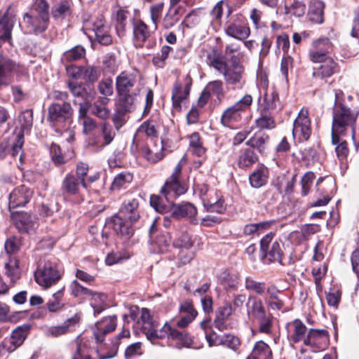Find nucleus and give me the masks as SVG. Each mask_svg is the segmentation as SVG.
<instances>
[{
    "mask_svg": "<svg viewBox=\"0 0 359 359\" xmlns=\"http://www.w3.org/2000/svg\"><path fill=\"white\" fill-rule=\"evenodd\" d=\"M210 65L222 74L226 85L233 90H241L245 85V68L243 65L232 57L229 62L215 57L210 61Z\"/></svg>",
    "mask_w": 359,
    "mask_h": 359,
    "instance_id": "1",
    "label": "nucleus"
},
{
    "mask_svg": "<svg viewBox=\"0 0 359 359\" xmlns=\"http://www.w3.org/2000/svg\"><path fill=\"white\" fill-rule=\"evenodd\" d=\"M144 333L147 339L153 344H156L158 339H162L165 337L168 339L177 341L179 348L190 347L193 343L192 338L188 332L177 330L168 322L159 328L158 323L156 321L146 330Z\"/></svg>",
    "mask_w": 359,
    "mask_h": 359,
    "instance_id": "2",
    "label": "nucleus"
},
{
    "mask_svg": "<svg viewBox=\"0 0 359 359\" xmlns=\"http://www.w3.org/2000/svg\"><path fill=\"white\" fill-rule=\"evenodd\" d=\"M338 94H335L336 100L333 108L332 134L333 142L339 141L338 134H344L349 126H353L357 118V114L342 103L337 102Z\"/></svg>",
    "mask_w": 359,
    "mask_h": 359,
    "instance_id": "3",
    "label": "nucleus"
},
{
    "mask_svg": "<svg viewBox=\"0 0 359 359\" xmlns=\"http://www.w3.org/2000/svg\"><path fill=\"white\" fill-rule=\"evenodd\" d=\"M252 100V97L246 94L233 105L226 108L223 111L220 118L222 126L231 128L241 122L243 114L250 109Z\"/></svg>",
    "mask_w": 359,
    "mask_h": 359,
    "instance_id": "4",
    "label": "nucleus"
},
{
    "mask_svg": "<svg viewBox=\"0 0 359 359\" xmlns=\"http://www.w3.org/2000/svg\"><path fill=\"white\" fill-rule=\"evenodd\" d=\"M196 190L207 211L219 214L224 212V201L218 190L209 187L206 184H198Z\"/></svg>",
    "mask_w": 359,
    "mask_h": 359,
    "instance_id": "5",
    "label": "nucleus"
},
{
    "mask_svg": "<svg viewBox=\"0 0 359 359\" xmlns=\"http://www.w3.org/2000/svg\"><path fill=\"white\" fill-rule=\"evenodd\" d=\"M73 114V109L69 102L53 103L48 107V119L53 123L57 132H60L57 126L60 123H64V128L69 126L70 118Z\"/></svg>",
    "mask_w": 359,
    "mask_h": 359,
    "instance_id": "6",
    "label": "nucleus"
},
{
    "mask_svg": "<svg viewBox=\"0 0 359 359\" xmlns=\"http://www.w3.org/2000/svg\"><path fill=\"white\" fill-rule=\"evenodd\" d=\"M225 33L233 38L244 41L250 35V29L245 22L244 17L237 13L229 18L224 27Z\"/></svg>",
    "mask_w": 359,
    "mask_h": 359,
    "instance_id": "7",
    "label": "nucleus"
},
{
    "mask_svg": "<svg viewBox=\"0 0 359 359\" xmlns=\"http://www.w3.org/2000/svg\"><path fill=\"white\" fill-rule=\"evenodd\" d=\"M311 134V126L309 111L303 108L294 121L292 136L295 142H303L309 139Z\"/></svg>",
    "mask_w": 359,
    "mask_h": 359,
    "instance_id": "8",
    "label": "nucleus"
},
{
    "mask_svg": "<svg viewBox=\"0 0 359 359\" xmlns=\"http://www.w3.org/2000/svg\"><path fill=\"white\" fill-rule=\"evenodd\" d=\"M34 278L40 286L48 288L56 284L61 275L55 263L47 262L36 271Z\"/></svg>",
    "mask_w": 359,
    "mask_h": 359,
    "instance_id": "9",
    "label": "nucleus"
},
{
    "mask_svg": "<svg viewBox=\"0 0 359 359\" xmlns=\"http://www.w3.org/2000/svg\"><path fill=\"white\" fill-rule=\"evenodd\" d=\"M275 233L270 232L260 241V249L271 262H282L283 250L278 241H273Z\"/></svg>",
    "mask_w": 359,
    "mask_h": 359,
    "instance_id": "10",
    "label": "nucleus"
},
{
    "mask_svg": "<svg viewBox=\"0 0 359 359\" xmlns=\"http://www.w3.org/2000/svg\"><path fill=\"white\" fill-rule=\"evenodd\" d=\"M330 334L325 329L309 330L306 338L304 340V345L310 346L313 351L318 352L325 350L329 345Z\"/></svg>",
    "mask_w": 359,
    "mask_h": 359,
    "instance_id": "11",
    "label": "nucleus"
},
{
    "mask_svg": "<svg viewBox=\"0 0 359 359\" xmlns=\"http://www.w3.org/2000/svg\"><path fill=\"white\" fill-rule=\"evenodd\" d=\"M332 50V45L328 39H320L313 43V48L309 52V57L314 63H324L332 59L328 53Z\"/></svg>",
    "mask_w": 359,
    "mask_h": 359,
    "instance_id": "12",
    "label": "nucleus"
},
{
    "mask_svg": "<svg viewBox=\"0 0 359 359\" xmlns=\"http://www.w3.org/2000/svg\"><path fill=\"white\" fill-rule=\"evenodd\" d=\"M11 217L20 233H29L34 231L38 226L36 217L27 212L11 211Z\"/></svg>",
    "mask_w": 359,
    "mask_h": 359,
    "instance_id": "13",
    "label": "nucleus"
},
{
    "mask_svg": "<svg viewBox=\"0 0 359 359\" xmlns=\"http://www.w3.org/2000/svg\"><path fill=\"white\" fill-rule=\"evenodd\" d=\"M15 21V15L9 8L0 17V48L6 42L10 47L12 46L11 33Z\"/></svg>",
    "mask_w": 359,
    "mask_h": 359,
    "instance_id": "14",
    "label": "nucleus"
},
{
    "mask_svg": "<svg viewBox=\"0 0 359 359\" xmlns=\"http://www.w3.org/2000/svg\"><path fill=\"white\" fill-rule=\"evenodd\" d=\"M187 189V184L182 180L168 178L161 189V194L168 202H171L178 196L184 194Z\"/></svg>",
    "mask_w": 359,
    "mask_h": 359,
    "instance_id": "15",
    "label": "nucleus"
},
{
    "mask_svg": "<svg viewBox=\"0 0 359 359\" xmlns=\"http://www.w3.org/2000/svg\"><path fill=\"white\" fill-rule=\"evenodd\" d=\"M81 315L75 313L72 317L67 319L62 325L49 326L44 330V334L48 337H59L72 332L79 323Z\"/></svg>",
    "mask_w": 359,
    "mask_h": 359,
    "instance_id": "16",
    "label": "nucleus"
},
{
    "mask_svg": "<svg viewBox=\"0 0 359 359\" xmlns=\"http://www.w3.org/2000/svg\"><path fill=\"white\" fill-rule=\"evenodd\" d=\"M34 191L25 185L16 187L9 195V209L23 207L28 203L32 198Z\"/></svg>",
    "mask_w": 359,
    "mask_h": 359,
    "instance_id": "17",
    "label": "nucleus"
},
{
    "mask_svg": "<svg viewBox=\"0 0 359 359\" xmlns=\"http://www.w3.org/2000/svg\"><path fill=\"white\" fill-rule=\"evenodd\" d=\"M133 223L134 222L129 221L127 217L118 213L113 215L107 224L118 235L128 238L133 236L134 232L132 226Z\"/></svg>",
    "mask_w": 359,
    "mask_h": 359,
    "instance_id": "18",
    "label": "nucleus"
},
{
    "mask_svg": "<svg viewBox=\"0 0 359 359\" xmlns=\"http://www.w3.org/2000/svg\"><path fill=\"white\" fill-rule=\"evenodd\" d=\"M23 23L29 33L39 34L47 29L49 18H45L35 13H26L23 18Z\"/></svg>",
    "mask_w": 359,
    "mask_h": 359,
    "instance_id": "19",
    "label": "nucleus"
},
{
    "mask_svg": "<svg viewBox=\"0 0 359 359\" xmlns=\"http://www.w3.org/2000/svg\"><path fill=\"white\" fill-rule=\"evenodd\" d=\"M137 77L133 73L123 72L116 79L118 93H137Z\"/></svg>",
    "mask_w": 359,
    "mask_h": 359,
    "instance_id": "20",
    "label": "nucleus"
},
{
    "mask_svg": "<svg viewBox=\"0 0 359 359\" xmlns=\"http://www.w3.org/2000/svg\"><path fill=\"white\" fill-rule=\"evenodd\" d=\"M287 338L292 343H299L303 341L304 344L305 338L308 330L306 326L299 319H295L286 325Z\"/></svg>",
    "mask_w": 359,
    "mask_h": 359,
    "instance_id": "21",
    "label": "nucleus"
},
{
    "mask_svg": "<svg viewBox=\"0 0 359 359\" xmlns=\"http://www.w3.org/2000/svg\"><path fill=\"white\" fill-rule=\"evenodd\" d=\"M19 68L18 64L0 53V87L11 82L13 73Z\"/></svg>",
    "mask_w": 359,
    "mask_h": 359,
    "instance_id": "22",
    "label": "nucleus"
},
{
    "mask_svg": "<svg viewBox=\"0 0 359 359\" xmlns=\"http://www.w3.org/2000/svg\"><path fill=\"white\" fill-rule=\"evenodd\" d=\"M67 72L74 79H83L90 82L97 80L100 72L94 67L67 66Z\"/></svg>",
    "mask_w": 359,
    "mask_h": 359,
    "instance_id": "23",
    "label": "nucleus"
},
{
    "mask_svg": "<svg viewBox=\"0 0 359 359\" xmlns=\"http://www.w3.org/2000/svg\"><path fill=\"white\" fill-rule=\"evenodd\" d=\"M116 327V317L108 316L98 321L95 324L94 336L96 342L101 343L104 341V336L114 331Z\"/></svg>",
    "mask_w": 359,
    "mask_h": 359,
    "instance_id": "24",
    "label": "nucleus"
},
{
    "mask_svg": "<svg viewBox=\"0 0 359 359\" xmlns=\"http://www.w3.org/2000/svg\"><path fill=\"white\" fill-rule=\"evenodd\" d=\"M139 200L137 198H128L123 201L119 212L130 222H137L140 218Z\"/></svg>",
    "mask_w": 359,
    "mask_h": 359,
    "instance_id": "25",
    "label": "nucleus"
},
{
    "mask_svg": "<svg viewBox=\"0 0 359 359\" xmlns=\"http://www.w3.org/2000/svg\"><path fill=\"white\" fill-rule=\"evenodd\" d=\"M101 131L104 142L99 143L97 139L93 138L89 143L90 146L93 147V150L95 151H100L102 150L105 146L109 144L114 140L116 135L112 126L107 122H104L101 125Z\"/></svg>",
    "mask_w": 359,
    "mask_h": 359,
    "instance_id": "26",
    "label": "nucleus"
},
{
    "mask_svg": "<svg viewBox=\"0 0 359 359\" xmlns=\"http://www.w3.org/2000/svg\"><path fill=\"white\" fill-rule=\"evenodd\" d=\"M144 158L151 163H155L163 158L162 141H154L151 145L142 148Z\"/></svg>",
    "mask_w": 359,
    "mask_h": 359,
    "instance_id": "27",
    "label": "nucleus"
},
{
    "mask_svg": "<svg viewBox=\"0 0 359 359\" xmlns=\"http://www.w3.org/2000/svg\"><path fill=\"white\" fill-rule=\"evenodd\" d=\"M133 38L136 43L140 45L143 43L156 31L154 26L149 27L146 23L141 20H137L133 23Z\"/></svg>",
    "mask_w": 359,
    "mask_h": 359,
    "instance_id": "28",
    "label": "nucleus"
},
{
    "mask_svg": "<svg viewBox=\"0 0 359 359\" xmlns=\"http://www.w3.org/2000/svg\"><path fill=\"white\" fill-rule=\"evenodd\" d=\"M196 213V208L190 203L173 204L171 208L172 217L177 219L184 217L192 218Z\"/></svg>",
    "mask_w": 359,
    "mask_h": 359,
    "instance_id": "29",
    "label": "nucleus"
},
{
    "mask_svg": "<svg viewBox=\"0 0 359 359\" xmlns=\"http://www.w3.org/2000/svg\"><path fill=\"white\" fill-rule=\"evenodd\" d=\"M81 186V182L73 173L70 172L66 175L63 179L61 190L67 195L74 196L79 193Z\"/></svg>",
    "mask_w": 359,
    "mask_h": 359,
    "instance_id": "30",
    "label": "nucleus"
},
{
    "mask_svg": "<svg viewBox=\"0 0 359 359\" xmlns=\"http://www.w3.org/2000/svg\"><path fill=\"white\" fill-rule=\"evenodd\" d=\"M129 16V11L121 8H119L113 13L112 20L119 36H123L126 34Z\"/></svg>",
    "mask_w": 359,
    "mask_h": 359,
    "instance_id": "31",
    "label": "nucleus"
},
{
    "mask_svg": "<svg viewBox=\"0 0 359 359\" xmlns=\"http://www.w3.org/2000/svg\"><path fill=\"white\" fill-rule=\"evenodd\" d=\"M268 177L269 171L267 168L263 165H259L250 175L249 182L252 187L260 188L266 184Z\"/></svg>",
    "mask_w": 359,
    "mask_h": 359,
    "instance_id": "32",
    "label": "nucleus"
},
{
    "mask_svg": "<svg viewBox=\"0 0 359 359\" xmlns=\"http://www.w3.org/2000/svg\"><path fill=\"white\" fill-rule=\"evenodd\" d=\"M269 142V135L264 132L258 131L246 142V144L256 149L259 153H264L268 147Z\"/></svg>",
    "mask_w": 359,
    "mask_h": 359,
    "instance_id": "33",
    "label": "nucleus"
},
{
    "mask_svg": "<svg viewBox=\"0 0 359 359\" xmlns=\"http://www.w3.org/2000/svg\"><path fill=\"white\" fill-rule=\"evenodd\" d=\"M338 65L333 58H332L322 63V65L313 72V76L324 79L332 76L334 74L338 72Z\"/></svg>",
    "mask_w": 359,
    "mask_h": 359,
    "instance_id": "34",
    "label": "nucleus"
},
{
    "mask_svg": "<svg viewBox=\"0 0 359 359\" xmlns=\"http://www.w3.org/2000/svg\"><path fill=\"white\" fill-rule=\"evenodd\" d=\"M246 359H273L270 346L263 341L255 343L253 349Z\"/></svg>",
    "mask_w": 359,
    "mask_h": 359,
    "instance_id": "35",
    "label": "nucleus"
},
{
    "mask_svg": "<svg viewBox=\"0 0 359 359\" xmlns=\"http://www.w3.org/2000/svg\"><path fill=\"white\" fill-rule=\"evenodd\" d=\"M248 313L257 320L268 316L261 299L254 297H249L247 303Z\"/></svg>",
    "mask_w": 359,
    "mask_h": 359,
    "instance_id": "36",
    "label": "nucleus"
},
{
    "mask_svg": "<svg viewBox=\"0 0 359 359\" xmlns=\"http://www.w3.org/2000/svg\"><path fill=\"white\" fill-rule=\"evenodd\" d=\"M190 92V86L186 85L182 88L181 83H175L172 89V100L173 108L176 110L181 109V104L183 100H186Z\"/></svg>",
    "mask_w": 359,
    "mask_h": 359,
    "instance_id": "37",
    "label": "nucleus"
},
{
    "mask_svg": "<svg viewBox=\"0 0 359 359\" xmlns=\"http://www.w3.org/2000/svg\"><path fill=\"white\" fill-rule=\"evenodd\" d=\"M181 17L180 6L170 7L163 18L162 27L165 29L172 28L180 21Z\"/></svg>",
    "mask_w": 359,
    "mask_h": 359,
    "instance_id": "38",
    "label": "nucleus"
},
{
    "mask_svg": "<svg viewBox=\"0 0 359 359\" xmlns=\"http://www.w3.org/2000/svg\"><path fill=\"white\" fill-rule=\"evenodd\" d=\"M324 4L319 0H311L308 16L309 20L315 23H322L323 21Z\"/></svg>",
    "mask_w": 359,
    "mask_h": 359,
    "instance_id": "39",
    "label": "nucleus"
},
{
    "mask_svg": "<svg viewBox=\"0 0 359 359\" xmlns=\"http://www.w3.org/2000/svg\"><path fill=\"white\" fill-rule=\"evenodd\" d=\"M31 326L29 324H24L17 327L11 333L10 341L17 348L24 343L30 330Z\"/></svg>",
    "mask_w": 359,
    "mask_h": 359,
    "instance_id": "40",
    "label": "nucleus"
},
{
    "mask_svg": "<svg viewBox=\"0 0 359 359\" xmlns=\"http://www.w3.org/2000/svg\"><path fill=\"white\" fill-rule=\"evenodd\" d=\"M283 105L279 100V96L276 90L267 93L264 97V111L272 112L273 111H280Z\"/></svg>",
    "mask_w": 359,
    "mask_h": 359,
    "instance_id": "41",
    "label": "nucleus"
},
{
    "mask_svg": "<svg viewBox=\"0 0 359 359\" xmlns=\"http://www.w3.org/2000/svg\"><path fill=\"white\" fill-rule=\"evenodd\" d=\"M68 87L72 95L75 98L74 101V104H76L79 101L91 100L90 95L88 93L87 90L83 86V85L75 81H69Z\"/></svg>",
    "mask_w": 359,
    "mask_h": 359,
    "instance_id": "42",
    "label": "nucleus"
},
{
    "mask_svg": "<svg viewBox=\"0 0 359 359\" xmlns=\"http://www.w3.org/2000/svg\"><path fill=\"white\" fill-rule=\"evenodd\" d=\"M275 224L274 220L266 221L256 224H248L244 226L243 233L246 236L259 235L264 230L269 229Z\"/></svg>",
    "mask_w": 359,
    "mask_h": 359,
    "instance_id": "43",
    "label": "nucleus"
},
{
    "mask_svg": "<svg viewBox=\"0 0 359 359\" xmlns=\"http://www.w3.org/2000/svg\"><path fill=\"white\" fill-rule=\"evenodd\" d=\"M71 0H62L52 8V15L55 19L65 18L72 13Z\"/></svg>",
    "mask_w": 359,
    "mask_h": 359,
    "instance_id": "44",
    "label": "nucleus"
},
{
    "mask_svg": "<svg viewBox=\"0 0 359 359\" xmlns=\"http://www.w3.org/2000/svg\"><path fill=\"white\" fill-rule=\"evenodd\" d=\"M218 280L226 290H236L239 284L238 276L231 274L227 271L222 272L218 277Z\"/></svg>",
    "mask_w": 359,
    "mask_h": 359,
    "instance_id": "45",
    "label": "nucleus"
},
{
    "mask_svg": "<svg viewBox=\"0 0 359 359\" xmlns=\"http://www.w3.org/2000/svg\"><path fill=\"white\" fill-rule=\"evenodd\" d=\"M257 161L258 157L254 151L246 149L241 151L237 163L239 168H246L252 165Z\"/></svg>",
    "mask_w": 359,
    "mask_h": 359,
    "instance_id": "46",
    "label": "nucleus"
},
{
    "mask_svg": "<svg viewBox=\"0 0 359 359\" xmlns=\"http://www.w3.org/2000/svg\"><path fill=\"white\" fill-rule=\"evenodd\" d=\"M85 55V48L79 45L65 51L62 56L61 60L64 64H67L81 60Z\"/></svg>",
    "mask_w": 359,
    "mask_h": 359,
    "instance_id": "47",
    "label": "nucleus"
},
{
    "mask_svg": "<svg viewBox=\"0 0 359 359\" xmlns=\"http://www.w3.org/2000/svg\"><path fill=\"white\" fill-rule=\"evenodd\" d=\"M270 114V112L262 110L260 116L255 121V126L261 130H272L275 128L276 123L274 118Z\"/></svg>",
    "mask_w": 359,
    "mask_h": 359,
    "instance_id": "48",
    "label": "nucleus"
},
{
    "mask_svg": "<svg viewBox=\"0 0 359 359\" xmlns=\"http://www.w3.org/2000/svg\"><path fill=\"white\" fill-rule=\"evenodd\" d=\"M63 290V288L58 290L52 295L51 298L49 299L46 305L48 311L55 313L63 309L65 306V304L62 302V297L64 295Z\"/></svg>",
    "mask_w": 359,
    "mask_h": 359,
    "instance_id": "49",
    "label": "nucleus"
},
{
    "mask_svg": "<svg viewBox=\"0 0 359 359\" xmlns=\"http://www.w3.org/2000/svg\"><path fill=\"white\" fill-rule=\"evenodd\" d=\"M137 93H118V101L116 107L126 111H132L135 109V96Z\"/></svg>",
    "mask_w": 359,
    "mask_h": 359,
    "instance_id": "50",
    "label": "nucleus"
},
{
    "mask_svg": "<svg viewBox=\"0 0 359 359\" xmlns=\"http://www.w3.org/2000/svg\"><path fill=\"white\" fill-rule=\"evenodd\" d=\"M210 95L215 96L221 102L225 96L224 83L220 80L210 81L205 88Z\"/></svg>",
    "mask_w": 359,
    "mask_h": 359,
    "instance_id": "51",
    "label": "nucleus"
},
{
    "mask_svg": "<svg viewBox=\"0 0 359 359\" xmlns=\"http://www.w3.org/2000/svg\"><path fill=\"white\" fill-rule=\"evenodd\" d=\"M133 175L129 172H122L116 175L111 186L112 190H118L124 188L126 185L130 184L133 181Z\"/></svg>",
    "mask_w": 359,
    "mask_h": 359,
    "instance_id": "52",
    "label": "nucleus"
},
{
    "mask_svg": "<svg viewBox=\"0 0 359 359\" xmlns=\"http://www.w3.org/2000/svg\"><path fill=\"white\" fill-rule=\"evenodd\" d=\"M316 190L322 196L328 195L331 196L334 189V182L332 179L320 177L316 182Z\"/></svg>",
    "mask_w": 359,
    "mask_h": 359,
    "instance_id": "53",
    "label": "nucleus"
},
{
    "mask_svg": "<svg viewBox=\"0 0 359 359\" xmlns=\"http://www.w3.org/2000/svg\"><path fill=\"white\" fill-rule=\"evenodd\" d=\"M90 298V305L93 308L94 314H99L103 310L105 309V300L106 296L102 293L94 292L92 291V294H89L88 296Z\"/></svg>",
    "mask_w": 359,
    "mask_h": 359,
    "instance_id": "54",
    "label": "nucleus"
},
{
    "mask_svg": "<svg viewBox=\"0 0 359 359\" xmlns=\"http://www.w3.org/2000/svg\"><path fill=\"white\" fill-rule=\"evenodd\" d=\"M241 345V341L239 337L232 334H224L222 335L221 346L237 352Z\"/></svg>",
    "mask_w": 359,
    "mask_h": 359,
    "instance_id": "55",
    "label": "nucleus"
},
{
    "mask_svg": "<svg viewBox=\"0 0 359 359\" xmlns=\"http://www.w3.org/2000/svg\"><path fill=\"white\" fill-rule=\"evenodd\" d=\"M158 252L164 253L168 251L171 243V237L169 233L165 232L158 235L154 241Z\"/></svg>",
    "mask_w": 359,
    "mask_h": 359,
    "instance_id": "56",
    "label": "nucleus"
},
{
    "mask_svg": "<svg viewBox=\"0 0 359 359\" xmlns=\"http://www.w3.org/2000/svg\"><path fill=\"white\" fill-rule=\"evenodd\" d=\"M224 9H226V17L230 18L232 10L223 0L216 4L211 11V15L215 20H221Z\"/></svg>",
    "mask_w": 359,
    "mask_h": 359,
    "instance_id": "57",
    "label": "nucleus"
},
{
    "mask_svg": "<svg viewBox=\"0 0 359 359\" xmlns=\"http://www.w3.org/2000/svg\"><path fill=\"white\" fill-rule=\"evenodd\" d=\"M163 7L164 4L161 2L152 5L149 8L150 17L153 23L154 30H157L158 29V22L162 15Z\"/></svg>",
    "mask_w": 359,
    "mask_h": 359,
    "instance_id": "58",
    "label": "nucleus"
},
{
    "mask_svg": "<svg viewBox=\"0 0 359 359\" xmlns=\"http://www.w3.org/2000/svg\"><path fill=\"white\" fill-rule=\"evenodd\" d=\"M30 13L49 18V6L46 0H36Z\"/></svg>",
    "mask_w": 359,
    "mask_h": 359,
    "instance_id": "59",
    "label": "nucleus"
},
{
    "mask_svg": "<svg viewBox=\"0 0 359 359\" xmlns=\"http://www.w3.org/2000/svg\"><path fill=\"white\" fill-rule=\"evenodd\" d=\"M293 66L294 60L292 56L289 53L283 55L280 63V72L286 81H288L289 69H292Z\"/></svg>",
    "mask_w": 359,
    "mask_h": 359,
    "instance_id": "60",
    "label": "nucleus"
},
{
    "mask_svg": "<svg viewBox=\"0 0 359 359\" xmlns=\"http://www.w3.org/2000/svg\"><path fill=\"white\" fill-rule=\"evenodd\" d=\"M128 113L126 111L116 107L114 114L112 116V121L116 130H119L126 123V114Z\"/></svg>",
    "mask_w": 359,
    "mask_h": 359,
    "instance_id": "61",
    "label": "nucleus"
},
{
    "mask_svg": "<svg viewBox=\"0 0 359 359\" xmlns=\"http://www.w3.org/2000/svg\"><path fill=\"white\" fill-rule=\"evenodd\" d=\"M189 146L198 156H201L205 153V149L201 145L200 136L197 133L189 136Z\"/></svg>",
    "mask_w": 359,
    "mask_h": 359,
    "instance_id": "62",
    "label": "nucleus"
},
{
    "mask_svg": "<svg viewBox=\"0 0 359 359\" xmlns=\"http://www.w3.org/2000/svg\"><path fill=\"white\" fill-rule=\"evenodd\" d=\"M245 287L247 290H252L258 294H262L266 291L264 282H257L250 277L246 278Z\"/></svg>",
    "mask_w": 359,
    "mask_h": 359,
    "instance_id": "63",
    "label": "nucleus"
},
{
    "mask_svg": "<svg viewBox=\"0 0 359 359\" xmlns=\"http://www.w3.org/2000/svg\"><path fill=\"white\" fill-rule=\"evenodd\" d=\"M315 177V174L311 171L306 172L303 175L301 180L302 196H306L309 193L311 187L313 184Z\"/></svg>",
    "mask_w": 359,
    "mask_h": 359,
    "instance_id": "64",
    "label": "nucleus"
}]
</instances>
